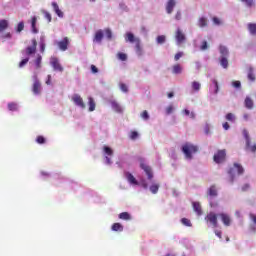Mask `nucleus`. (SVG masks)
<instances>
[{"instance_id": "473e14b6", "label": "nucleus", "mask_w": 256, "mask_h": 256, "mask_svg": "<svg viewBox=\"0 0 256 256\" xmlns=\"http://www.w3.org/2000/svg\"><path fill=\"white\" fill-rule=\"evenodd\" d=\"M192 89H193V91H196V93L201 91V83H199L197 81H193L192 82Z\"/></svg>"}, {"instance_id": "603ef678", "label": "nucleus", "mask_w": 256, "mask_h": 256, "mask_svg": "<svg viewBox=\"0 0 256 256\" xmlns=\"http://www.w3.org/2000/svg\"><path fill=\"white\" fill-rule=\"evenodd\" d=\"M29 63V58H25L23 59L20 63H19V67L22 68V67H25V65Z\"/></svg>"}, {"instance_id": "c85d7f7f", "label": "nucleus", "mask_w": 256, "mask_h": 256, "mask_svg": "<svg viewBox=\"0 0 256 256\" xmlns=\"http://www.w3.org/2000/svg\"><path fill=\"white\" fill-rule=\"evenodd\" d=\"M31 27H32L33 33H39V30H37V17L36 16L32 17Z\"/></svg>"}, {"instance_id": "1a4fd4ad", "label": "nucleus", "mask_w": 256, "mask_h": 256, "mask_svg": "<svg viewBox=\"0 0 256 256\" xmlns=\"http://www.w3.org/2000/svg\"><path fill=\"white\" fill-rule=\"evenodd\" d=\"M175 39L177 41L178 45H181V43H185V33H183V30L181 28H178L175 33Z\"/></svg>"}, {"instance_id": "13d9d810", "label": "nucleus", "mask_w": 256, "mask_h": 256, "mask_svg": "<svg viewBox=\"0 0 256 256\" xmlns=\"http://www.w3.org/2000/svg\"><path fill=\"white\" fill-rule=\"evenodd\" d=\"M208 47L209 46L207 45V41H203L200 49H201V51H205L208 49Z\"/></svg>"}, {"instance_id": "6e6552de", "label": "nucleus", "mask_w": 256, "mask_h": 256, "mask_svg": "<svg viewBox=\"0 0 256 256\" xmlns=\"http://www.w3.org/2000/svg\"><path fill=\"white\" fill-rule=\"evenodd\" d=\"M140 167L143 169V171L146 173L148 179L151 181L153 179V170L151 169V166H147V164L143 163V159L140 160Z\"/></svg>"}, {"instance_id": "864d4df0", "label": "nucleus", "mask_w": 256, "mask_h": 256, "mask_svg": "<svg viewBox=\"0 0 256 256\" xmlns=\"http://www.w3.org/2000/svg\"><path fill=\"white\" fill-rule=\"evenodd\" d=\"M157 43H159L160 45L165 43V36L161 35L157 37Z\"/></svg>"}, {"instance_id": "20e7f679", "label": "nucleus", "mask_w": 256, "mask_h": 256, "mask_svg": "<svg viewBox=\"0 0 256 256\" xmlns=\"http://www.w3.org/2000/svg\"><path fill=\"white\" fill-rule=\"evenodd\" d=\"M218 217H219V214H215V212H210L205 217V221H207V223H210V225H212V227L216 228L219 225V223L217 221Z\"/></svg>"}, {"instance_id": "8fccbe9b", "label": "nucleus", "mask_w": 256, "mask_h": 256, "mask_svg": "<svg viewBox=\"0 0 256 256\" xmlns=\"http://www.w3.org/2000/svg\"><path fill=\"white\" fill-rule=\"evenodd\" d=\"M226 120L227 121H235V115L233 113H228L226 115Z\"/></svg>"}, {"instance_id": "5701e85b", "label": "nucleus", "mask_w": 256, "mask_h": 256, "mask_svg": "<svg viewBox=\"0 0 256 256\" xmlns=\"http://www.w3.org/2000/svg\"><path fill=\"white\" fill-rule=\"evenodd\" d=\"M172 73L174 75H180V73H183V67H181V64H175L172 67Z\"/></svg>"}, {"instance_id": "cd10ccee", "label": "nucleus", "mask_w": 256, "mask_h": 256, "mask_svg": "<svg viewBox=\"0 0 256 256\" xmlns=\"http://www.w3.org/2000/svg\"><path fill=\"white\" fill-rule=\"evenodd\" d=\"M118 217L122 219V221H131V214H129V212H122Z\"/></svg>"}, {"instance_id": "338daca9", "label": "nucleus", "mask_w": 256, "mask_h": 256, "mask_svg": "<svg viewBox=\"0 0 256 256\" xmlns=\"http://www.w3.org/2000/svg\"><path fill=\"white\" fill-rule=\"evenodd\" d=\"M248 151H250L251 153H255L256 152V144L252 145Z\"/></svg>"}, {"instance_id": "0eeeda50", "label": "nucleus", "mask_w": 256, "mask_h": 256, "mask_svg": "<svg viewBox=\"0 0 256 256\" xmlns=\"http://www.w3.org/2000/svg\"><path fill=\"white\" fill-rule=\"evenodd\" d=\"M72 101L77 107H80L81 109H85L86 105L85 102L83 101V98L79 96V94H74L72 96Z\"/></svg>"}, {"instance_id": "72a5a7b5", "label": "nucleus", "mask_w": 256, "mask_h": 256, "mask_svg": "<svg viewBox=\"0 0 256 256\" xmlns=\"http://www.w3.org/2000/svg\"><path fill=\"white\" fill-rule=\"evenodd\" d=\"M198 26L201 27V28L207 27V18H205V17L199 18Z\"/></svg>"}, {"instance_id": "a211bd4d", "label": "nucleus", "mask_w": 256, "mask_h": 256, "mask_svg": "<svg viewBox=\"0 0 256 256\" xmlns=\"http://www.w3.org/2000/svg\"><path fill=\"white\" fill-rule=\"evenodd\" d=\"M193 210L195 211V213H197V215H203V209L201 208V203L199 202H193Z\"/></svg>"}, {"instance_id": "bf43d9fd", "label": "nucleus", "mask_w": 256, "mask_h": 256, "mask_svg": "<svg viewBox=\"0 0 256 256\" xmlns=\"http://www.w3.org/2000/svg\"><path fill=\"white\" fill-rule=\"evenodd\" d=\"M212 21H213L214 25H221V20L217 17H213Z\"/></svg>"}, {"instance_id": "a18cd8bd", "label": "nucleus", "mask_w": 256, "mask_h": 256, "mask_svg": "<svg viewBox=\"0 0 256 256\" xmlns=\"http://www.w3.org/2000/svg\"><path fill=\"white\" fill-rule=\"evenodd\" d=\"M45 137H43V136H38L37 138H36V143H38L39 145H43L44 143H45Z\"/></svg>"}, {"instance_id": "f03ea898", "label": "nucleus", "mask_w": 256, "mask_h": 256, "mask_svg": "<svg viewBox=\"0 0 256 256\" xmlns=\"http://www.w3.org/2000/svg\"><path fill=\"white\" fill-rule=\"evenodd\" d=\"M235 171H237L238 175H243V173H245V169L241 164L234 163L233 168H230L228 170V175H229L228 181L231 184L235 182Z\"/></svg>"}, {"instance_id": "9b49d317", "label": "nucleus", "mask_w": 256, "mask_h": 256, "mask_svg": "<svg viewBox=\"0 0 256 256\" xmlns=\"http://www.w3.org/2000/svg\"><path fill=\"white\" fill-rule=\"evenodd\" d=\"M218 217H220L222 223L226 226L229 227L231 225V217H229L228 214L226 213H220L218 214Z\"/></svg>"}, {"instance_id": "49530a36", "label": "nucleus", "mask_w": 256, "mask_h": 256, "mask_svg": "<svg viewBox=\"0 0 256 256\" xmlns=\"http://www.w3.org/2000/svg\"><path fill=\"white\" fill-rule=\"evenodd\" d=\"M137 137H139V133L137 131H132L130 133V139H132V141H135V139H137Z\"/></svg>"}, {"instance_id": "412c9836", "label": "nucleus", "mask_w": 256, "mask_h": 256, "mask_svg": "<svg viewBox=\"0 0 256 256\" xmlns=\"http://www.w3.org/2000/svg\"><path fill=\"white\" fill-rule=\"evenodd\" d=\"M126 41H129V43H136L137 44V41H140V39L135 38V35H133V33L128 32L126 34Z\"/></svg>"}, {"instance_id": "c9c22d12", "label": "nucleus", "mask_w": 256, "mask_h": 256, "mask_svg": "<svg viewBox=\"0 0 256 256\" xmlns=\"http://www.w3.org/2000/svg\"><path fill=\"white\" fill-rule=\"evenodd\" d=\"M43 60V57L41 55H37V58L35 60L36 69H41V61Z\"/></svg>"}, {"instance_id": "9d476101", "label": "nucleus", "mask_w": 256, "mask_h": 256, "mask_svg": "<svg viewBox=\"0 0 256 256\" xmlns=\"http://www.w3.org/2000/svg\"><path fill=\"white\" fill-rule=\"evenodd\" d=\"M177 6V0H168L166 2V13L171 15L173 13V9Z\"/></svg>"}, {"instance_id": "7ed1b4c3", "label": "nucleus", "mask_w": 256, "mask_h": 256, "mask_svg": "<svg viewBox=\"0 0 256 256\" xmlns=\"http://www.w3.org/2000/svg\"><path fill=\"white\" fill-rule=\"evenodd\" d=\"M226 160H227V150L225 149L218 150L213 156V161L216 162L218 165L221 163H225Z\"/></svg>"}, {"instance_id": "f8f14e48", "label": "nucleus", "mask_w": 256, "mask_h": 256, "mask_svg": "<svg viewBox=\"0 0 256 256\" xmlns=\"http://www.w3.org/2000/svg\"><path fill=\"white\" fill-rule=\"evenodd\" d=\"M58 47H59L60 51H67V49L69 47V38L65 37L63 40L58 42Z\"/></svg>"}, {"instance_id": "aec40b11", "label": "nucleus", "mask_w": 256, "mask_h": 256, "mask_svg": "<svg viewBox=\"0 0 256 256\" xmlns=\"http://www.w3.org/2000/svg\"><path fill=\"white\" fill-rule=\"evenodd\" d=\"M253 106H254L253 99L247 96L244 100V107H246V109H253Z\"/></svg>"}, {"instance_id": "2f4dec72", "label": "nucleus", "mask_w": 256, "mask_h": 256, "mask_svg": "<svg viewBox=\"0 0 256 256\" xmlns=\"http://www.w3.org/2000/svg\"><path fill=\"white\" fill-rule=\"evenodd\" d=\"M112 231H123V226L121 223H114L111 227Z\"/></svg>"}, {"instance_id": "0e129e2a", "label": "nucleus", "mask_w": 256, "mask_h": 256, "mask_svg": "<svg viewBox=\"0 0 256 256\" xmlns=\"http://www.w3.org/2000/svg\"><path fill=\"white\" fill-rule=\"evenodd\" d=\"M175 19H176V21H181V11H177V13L175 15Z\"/></svg>"}, {"instance_id": "ddd939ff", "label": "nucleus", "mask_w": 256, "mask_h": 256, "mask_svg": "<svg viewBox=\"0 0 256 256\" xmlns=\"http://www.w3.org/2000/svg\"><path fill=\"white\" fill-rule=\"evenodd\" d=\"M37 51V40L33 39L32 40V46H28L26 48V53L27 55H33Z\"/></svg>"}, {"instance_id": "f257e3e1", "label": "nucleus", "mask_w": 256, "mask_h": 256, "mask_svg": "<svg viewBox=\"0 0 256 256\" xmlns=\"http://www.w3.org/2000/svg\"><path fill=\"white\" fill-rule=\"evenodd\" d=\"M182 153L185 156V159L191 161L193 159V155L199 153V146L194 145L191 142H186L182 145Z\"/></svg>"}, {"instance_id": "6e6d98bb", "label": "nucleus", "mask_w": 256, "mask_h": 256, "mask_svg": "<svg viewBox=\"0 0 256 256\" xmlns=\"http://www.w3.org/2000/svg\"><path fill=\"white\" fill-rule=\"evenodd\" d=\"M183 57V52H178L174 56L175 61H179Z\"/></svg>"}, {"instance_id": "a878e982", "label": "nucleus", "mask_w": 256, "mask_h": 256, "mask_svg": "<svg viewBox=\"0 0 256 256\" xmlns=\"http://www.w3.org/2000/svg\"><path fill=\"white\" fill-rule=\"evenodd\" d=\"M208 195L210 197H217V195H218L217 186H215V185L210 186V188L208 189Z\"/></svg>"}, {"instance_id": "f704fd0d", "label": "nucleus", "mask_w": 256, "mask_h": 256, "mask_svg": "<svg viewBox=\"0 0 256 256\" xmlns=\"http://www.w3.org/2000/svg\"><path fill=\"white\" fill-rule=\"evenodd\" d=\"M219 51L221 55H223L222 57H227V55H229V50L225 46H220Z\"/></svg>"}, {"instance_id": "4c0bfd02", "label": "nucleus", "mask_w": 256, "mask_h": 256, "mask_svg": "<svg viewBox=\"0 0 256 256\" xmlns=\"http://www.w3.org/2000/svg\"><path fill=\"white\" fill-rule=\"evenodd\" d=\"M181 223H182V225H185V227H192L191 220H189L187 218H182Z\"/></svg>"}, {"instance_id": "c03bdc74", "label": "nucleus", "mask_w": 256, "mask_h": 256, "mask_svg": "<svg viewBox=\"0 0 256 256\" xmlns=\"http://www.w3.org/2000/svg\"><path fill=\"white\" fill-rule=\"evenodd\" d=\"M104 152L106 153V155H113V149H111L109 146H104Z\"/></svg>"}, {"instance_id": "4be33fe9", "label": "nucleus", "mask_w": 256, "mask_h": 256, "mask_svg": "<svg viewBox=\"0 0 256 256\" xmlns=\"http://www.w3.org/2000/svg\"><path fill=\"white\" fill-rule=\"evenodd\" d=\"M111 107L113 110L116 111V113H123V108L121 107V105H119V103H117V101H112Z\"/></svg>"}, {"instance_id": "37998d69", "label": "nucleus", "mask_w": 256, "mask_h": 256, "mask_svg": "<svg viewBox=\"0 0 256 256\" xmlns=\"http://www.w3.org/2000/svg\"><path fill=\"white\" fill-rule=\"evenodd\" d=\"M9 111H17V103H9L8 104Z\"/></svg>"}, {"instance_id": "39448f33", "label": "nucleus", "mask_w": 256, "mask_h": 256, "mask_svg": "<svg viewBox=\"0 0 256 256\" xmlns=\"http://www.w3.org/2000/svg\"><path fill=\"white\" fill-rule=\"evenodd\" d=\"M50 65L51 67H53L54 71H59V73H63L64 68L61 63H59V59L57 57H52L50 59Z\"/></svg>"}, {"instance_id": "f3484780", "label": "nucleus", "mask_w": 256, "mask_h": 256, "mask_svg": "<svg viewBox=\"0 0 256 256\" xmlns=\"http://www.w3.org/2000/svg\"><path fill=\"white\" fill-rule=\"evenodd\" d=\"M244 138L246 139V151L251 149L253 145H251V138H249V132L247 130L243 131Z\"/></svg>"}, {"instance_id": "e2e57ef3", "label": "nucleus", "mask_w": 256, "mask_h": 256, "mask_svg": "<svg viewBox=\"0 0 256 256\" xmlns=\"http://www.w3.org/2000/svg\"><path fill=\"white\" fill-rule=\"evenodd\" d=\"M242 191H249V189H251V185H249V184H244L243 186H242Z\"/></svg>"}, {"instance_id": "bb28decb", "label": "nucleus", "mask_w": 256, "mask_h": 256, "mask_svg": "<svg viewBox=\"0 0 256 256\" xmlns=\"http://www.w3.org/2000/svg\"><path fill=\"white\" fill-rule=\"evenodd\" d=\"M247 77H248V79H249V81H255V70L253 69V67H249L248 68V75H247Z\"/></svg>"}, {"instance_id": "09e8293b", "label": "nucleus", "mask_w": 256, "mask_h": 256, "mask_svg": "<svg viewBox=\"0 0 256 256\" xmlns=\"http://www.w3.org/2000/svg\"><path fill=\"white\" fill-rule=\"evenodd\" d=\"M141 117L142 119H144L145 121H147L149 119V112H147V110H144L142 113H141Z\"/></svg>"}, {"instance_id": "393cba45", "label": "nucleus", "mask_w": 256, "mask_h": 256, "mask_svg": "<svg viewBox=\"0 0 256 256\" xmlns=\"http://www.w3.org/2000/svg\"><path fill=\"white\" fill-rule=\"evenodd\" d=\"M9 28V22L5 19L0 20V33H3L6 29Z\"/></svg>"}, {"instance_id": "7c9ffc66", "label": "nucleus", "mask_w": 256, "mask_h": 256, "mask_svg": "<svg viewBox=\"0 0 256 256\" xmlns=\"http://www.w3.org/2000/svg\"><path fill=\"white\" fill-rule=\"evenodd\" d=\"M220 65L223 67V69H227V67H229V60H227V57L225 56L221 57Z\"/></svg>"}, {"instance_id": "052dcab7", "label": "nucleus", "mask_w": 256, "mask_h": 256, "mask_svg": "<svg viewBox=\"0 0 256 256\" xmlns=\"http://www.w3.org/2000/svg\"><path fill=\"white\" fill-rule=\"evenodd\" d=\"M120 89L121 91H123V93H127V91H129V89L125 84H120Z\"/></svg>"}, {"instance_id": "de8ad7c7", "label": "nucleus", "mask_w": 256, "mask_h": 256, "mask_svg": "<svg viewBox=\"0 0 256 256\" xmlns=\"http://www.w3.org/2000/svg\"><path fill=\"white\" fill-rule=\"evenodd\" d=\"M212 83H214L215 85V90H214V93L215 95H217L219 93V82H217V80H213Z\"/></svg>"}, {"instance_id": "ea45409f", "label": "nucleus", "mask_w": 256, "mask_h": 256, "mask_svg": "<svg viewBox=\"0 0 256 256\" xmlns=\"http://www.w3.org/2000/svg\"><path fill=\"white\" fill-rule=\"evenodd\" d=\"M242 3H245L247 7H253L255 5V0H240Z\"/></svg>"}, {"instance_id": "e433bc0d", "label": "nucleus", "mask_w": 256, "mask_h": 256, "mask_svg": "<svg viewBox=\"0 0 256 256\" xmlns=\"http://www.w3.org/2000/svg\"><path fill=\"white\" fill-rule=\"evenodd\" d=\"M150 191L154 195L159 191V184H153L150 186Z\"/></svg>"}, {"instance_id": "58836bf2", "label": "nucleus", "mask_w": 256, "mask_h": 256, "mask_svg": "<svg viewBox=\"0 0 256 256\" xmlns=\"http://www.w3.org/2000/svg\"><path fill=\"white\" fill-rule=\"evenodd\" d=\"M25 29V23L24 22H19L16 28V33H21Z\"/></svg>"}, {"instance_id": "680f3d73", "label": "nucleus", "mask_w": 256, "mask_h": 256, "mask_svg": "<svg viewBox=\"0 0 256 256\" xmlns=\"http://www.w3.org/2000/svg\"><path fill=\"white\" fill-rule=\"evenodd\" d=\"M233 87H235L236 89H239L241 88V82L240 81H234L232 83Z\"/></svg>"}, {"instance_id": "dca6fc26", "label": "nucleus", "mask_w": 256, "mask_h": 256, "mask_svg": "<svg viewBox=\"0 0 256 256\" xmlns=\"http://www.w3.org/2000/svg\"><path fill=\"white\" fill-rule=\"evenodd\" d=\"M103 37H104L103 30L96 31L94 40H93L94 43H101V41H103Z\"/></svg>"}, {"instance_id": "c756f323", "label": "nucleus", "mask_w": 256, "mask_h": 256, "mask_svg": "<svg viewBox=\"0 0 256 256\" xmlns=\"http://www.w3.org/2000/svg\"><path fill=\"white\" fill-rule=\"evenodd\" d=\"M247 27L250 35H256V23H248Z\"/></svg>"}, {"instance_id": "6ab92c4d", "label": "nucleus", "mask_w": 256, "mask_h": 256, "mask_svg": "<svg viewBox=\"0 0 256 256\" xmlns=\"http://www.w3.org/2000/svg\"><path fill=\"white\" fill-rule=\"evenodd\" d=\"M88 107V111H95V107H97V104L95 103V99H93V97H88Z\"/></svg>"}, {"instance_id": "774afa93", "label": "nucleus", "mask_w": 256, "mask_h": 256, "mask_svg": "<svg viewBox=\"0 0 256 256\" xmlns=\"http://www.w3.org/2000/svg\"><path fill=\"white\" fill-rule=\"evenodd\" d=\"M250 218L252 219L253 223L256 224V215L255 214H250Z\"/></svg>"}, {"instance_id": "a19ab883", "label": "nucleus", "mask_w": 256, "mask_h": 256, "mask_svg": "<svg viewBox=\"0 0 256 256\" xmlns=\"http://www.w3.org/2000/svg\"><path fill=\"white\" fill-rule=\"evenodd\" d=\"M42 13H43L45 19H47L48 23H51V21H52L51 13H49L47 11H43Z\"/></svg>"}, {"instance_id": "5fc2aeb1", "label": "nucleus", "mask_w": 256, "mask_h": 256, "mask_svg": "<svg viewBox=\"0 0 256 256\" xmlns=\"http://www.w3.org/2000/svg\"><path fill=\"white\" fill-rule=\"evenodd\" d=\"M105 33H106L107 39H112L113 38V33L111 32L110 29H106Z\"/></svg>"}, {"instance_id": "4468645a", "label": "nucleus", "mask_w": 256, "mask_h": 256, "mask_svg": "<svg viewBox=\"0 0 256 256\" xmlns=\"http://www.w3.org/2000/svg\"><path fill=\"white\" fill-rule=\"evenodd\" d=\"M125 177L131 185H139V182L137 181L135 176H133V174H131L130 172H126Z\"/></svg>"}, {"instance_id": "2eb2a0df", "label": "nucleus", "mask_w": 256, "mask_h": 256, "mask_svg": "<svg viewBox=\"0 0 256 256\" xmlns=\"http://www.w3.org/2000/svg\"><path fill=\"white\" fill-rule=\"evenodd\" d=\"M52 7H53L54 12L56 13V15L58 17H60L61 19H63L64 14H63V11H61V9H59V4H57V2H52Z\"/></svg>"}, {"instance_id": "b1692460", "label": "nucleus", "mask_w": 256, "mask_h": 256, "mask_svg": "<svg viewBox=\"0 0 256 256\" xmlns=\"http://www.w3.org/2000/svg\"><path fill=\"white\" fill-rule=\"evenodd\" d=\"M135 49H136V55H138V57H141V55H143V48L141 47V40H137Z\"/></svg>"}, {"instance_id": "79ce46f5", "label": "nucleus", "mask_w": 256, "mask_h": 256, "mask_svg": "<svg viewBox=\"0 0 256 256\" xmlns=\"http://www.w3.org/2000/svg\"><path fill=\"white\" fill-rule=\"evenodd\" d=\"M117 57L120 61H125L127 59V54L120 52L117 54Z\"/></svg>"}, {"instance_id": "3c124183", "label": "nucleus", "mask_w": 256, "mask_h": 256, "mask_svg": "<svg viewBox=\"0 0 256 256\" xmlns=\"http://www.w3.org/2000/svg\"><path fill=\"white\" fill-rule=\"evenodd\" d=\"M40 51L41 53H45V40L40 41Z\"/></svg>"}, {"instance_id": "69168bd1", "label": "nucleus", "mask_w": 256, "mask_h": 256, "mask_svg": "<svg viewBox=\"0 0 256 256\" xmlns=\"http://www.w3.org/2000/svg\"><path fill=\"white\" fill-rule=\"evenodd\" d=\"M91 71H92V73H99V69L96 68L95 65H91Z\"/></svg>"}, {"instance_id": "4d7b16f0", "label": "nucleus", "mask_w": 256, "mask_h": 256, "mask_svg": "<svg viewBox=\"0 0 256 256\" xmlns=\"http://www.w3.org/2000/svg\"><path fill=\"white\" fill-rule=\"evenodd\" d=\"M173 105H170L166 108V115H171V113H173Z\"/></svg>"}, {"instance_id": "423d86ee", "label": "nucleus", "mask_w": 256, "mask_h": 256, "mask_svg": "<svg viewBox=\"0 0 256 256\" xmlns=\"http://www.w3.org/2000/svg\"><path fill=\"white\" fill-rule=\"evenodd\" d=\"M32 93L34 95H41V82L37 78V76H34V83L32 85Z\"/></svg>"}]
</instances>
